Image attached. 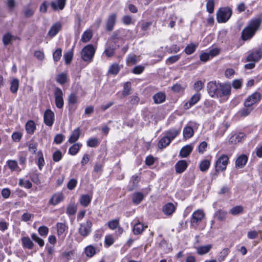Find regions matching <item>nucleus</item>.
<instances>
[{
    "label": "nucleus",
    "mask_w": 262,
    "mask_h": 262,
    "mask_svg": "<svg viewBox=\"0 0 262 262\" xmlns=\"http://www.w3.org/2000/svg\"><path fill=\"white\" fill-rule=\"evenodd\" d=\"M231 86L230 83H220L217 97H228L231 94Z\"/></svg>",
    "instance_id": "nucleus-8"
},
{
    "label": "nucleus",
    "mask_w": 262,
    "mask_h": 262,
    "mask_svg": "<svg viewBox=\"0 0 262 262\" xmlns=\"http://www.w3.org/2000/svg\"><path fill=\"white\" fill-rule=\"evenodd\" d=\"M212 248L211 244L199 246L196 248L197 253L199 255H204L207 253Z\"/></svg>",
    "instance_id": "nucleus-25"
},
{
    "label": "nucleus",
    "mask_w": 262,
    "mask_h": 262,
    "mask_svg": "<svg viewBox=\"0 0 262 262\" xmlns=\"http://www.w3.org/2000/svg\"><path fill=\"white\" fill-rule=\"evenodd\" d=\"M81 130L80 128L79 127L76 128L72 132L69 138L68 142L71 144L76 142L79 138Z\"/></svg>",
    "instance_id": "nucleus-16"
},
{
    "label": "nucleus",
    "mask_w": 262,
    "mask_h": 262,
    "mask_svg": "<svg viewBox=\"0 0 262 262\" xmlns=\"http://www.w3.org/2000/svg\"><path fill=\"white\" fill-rule=\"evenodd\" d=\"M193 149V146L191 145H187L181 149L180 155L183 158L188 157Z\"/></svg>",
    "instance_id": "nucleus-23"
},
{
    "label": "nucleus",
    "mask_w": 262,
    "mask_h": 262,
    "mask_svg": "<svg viewBox=\"0 0 262 262\" xmlns=\"http://www.w3.org/2000/svg\"><path fill=\"white\" fill-rule=\"evenodd\" d=\"M57 81L61 84H63L67 82V75L62 73L59 74L56 79Z\"/></svg>",
    "instance_id": "nucleus-52"
},
{
    "label": "nucleus",
    "mask_w": 262,
    "mask_h": 262,
    "mask_svg": "<svg viewBox=\"0 0 262 262\" xmlns=\"http://www.w3.org/2000/svg\"><path fill=\"white\" fill-rule=\"evenodd\" d=\"M227 212L222 210H218L216 213V216L219 221H224L227 215Z\"/></svg>",
    "instance_id": "nucleus-51"
},
{
    "label": "nucleus",
    "mask_w": 262,
    "mask_h": 262,
    "mask_svg": "<svg viewBox=\"0 0 262 262\" xmlns=\"http://www.w3.org/2000/svg\"><path fill=\"white\" fill-rule=\"evenodd\" d=\"M203 87L204 83L201 80L196 81L194 84V89L197 93L201 91Z\"/></svg>",
    "instance_id": "nucleus-62"
},
{
    "label": "nucleus",
    "mask_w": 262,
    "mask_h": 262,
    "mask_svg": "<svg viewBox=\"0 0 262 262\" xmlns=\"http://www.w3.org/2000/svg\"><path fill=\"white\" fill-rule=\"evenodd\" d=\"M93 34L91 30H87L82 35L81 41L83 42H88L92 37Z\"/></svg>",
    "instance_id": "nucleus-34"
},
{
    "label": "nucleus",
    "mask_w": 262,
    "mask_h": 262,
    "mask_svg": "<svg viewBox=\"0 0 262 262\" xmlns=\"http://www.w3.org/2000/svg\"><path fill=\"white\" fill-rule=\"evenodd\" d=\"M262 57V49H258L251 53L246 58V61H253L254 62L258 61Z\"/></svg>",
    "instance_id": "nucleus-11"
},
{
    "label": "nucleus",
    "mask_w": 262,
    "mask_h": 262,
    "mask_svg": "<svg viewBox=\"0 0 262 262\" xmlns=\"http://www.w3.org/2000/svg\"><path fill=\"white\" fill-rule=\"evenodd\" d=\"M262 23L261 15H259L252 18L249 23L248 25L242 32V37L243 40L250 39L258 30Z\"/></svg>",
    "instance_id": "nucleus-1"
},
{
    "label": "nucleus",
    "mask_w": 262,
    "mask_h": 262,
    "mask_svg": "<svg viewBox=\"0 0 262 262\" xmlns=\"http://www.w3.org/2000/svg\"><path fill=\"white\" fill-rule=\"evenodd\" d=\"M77 183V181L76 179H71L67 184V187L69 190H73L76 187Z\"/></svg>",
    "instance_id": "nucleus-64"
},
{
    "label": "nucleus",
    "mask_w": 262,
    "mask_h": 262,
    "mask_svg": "<svg viewBox=\"0 0 262 262\" xmlns=\"http://www.w3.org/2000/svg\"><path fill=\"white\" fill-rule=\"evenodd\" d=\"M61 25L60 23H57L53 25L48 32V35L51 37L55 36L60 30Z\"/></svg>",
    "instance_id": "nucleus-24"
},
{
    "label": "nucleus",
    "mask_w": 262,
    "mask_h": 262,
    "mask_svg": "<svg viewBox=\"0 0 262 262\" xmlns=\"http://www.w3.org/2000/svg\"><path fill=\"white\" fill-rule=\"evenodd\" d=\"M196 47L197 46L193 43L189 44L185 48V52L187 55H190L195 51Z\"/></svg>",
    "instance_id": "nucleus-41"
},
{
    "label": "nucleus",
    "mask_w": 262,
    "mask_h": 262,
    "mask_svg": "<svg viewBox=\"0 0 262 262\" xmlns=\"http://www.w3.org/2000/svg\"><path fill=\"white\" fill-rule=\"evenodd\" d=\"M245 135L243 133H236L230 137L229 141L231 143L235 144L242 141L245 139Z\"/></svg>",
    "instance_id": "nucleus-19"
},
{
    "label": "nucleus",
    "mask_w": 262,
    "mask_h": 262,
    "mask_svg": "<svg viewBox=\"0 0 262 262\" xmlns=\"http://www.w3.org/2000/svg\"><path fill=\"white\" fill-rule=\"evenodd\" d=\"M140 180V179L138 176H133L130 180V182L132 183V185L128 187V190L132 191L134 189L137 188L138 186V183Z\"/></svg>",
    "instance_id": "nucleus-26"
},
{
    "label": "nucleus",
    "mask_w": 262,
    "mask_h": 262,
    "mask_svg": "<svg viewBox=\"0 0 262 262\" xmlns=\"http://www.w3.org/2000/svg\"><path fill=\"white\" fill-rule=\"evenodd\" d=\"M19 87V80L14 79L11 82L10 91L12 93H16Z\"/></svg>",
    "instance_id": "nucleus-38"
},
{
    "label": "nucleus",
    "mask_w": 262,
    "mask_h": 262,
    "mask_svg": "<svg viewBox=\"0 0 262 262\" xmlns=\"http://www.w3.org/2000/svg\"><path fill=\"white\" fill-rule=\"evenodd\" d=\"M119 225V221L117 219L113 220L108 223V226L111 229H116Z\"/></svg>",
    "instance_id": "nucleus-55"
},
{
    "label": "nucleus",
    "mask_w": 262,
    "mask_h": 262,
    "mask_svg": "<svg viewBox=\"0 0 262 262\" xmlns=\"http://www.w3.org/2000/svg\"><path fill=\"white\" fill-rule=\"evenodd\" d=\"M205 216L203 210L198 209L195 211L192 215L190 223L192 226H196L202 221Z\"/></svg>",
    "instance_id": "nucleus-6"
},
{
    "label": "nucleus",
    "mask_w": 262,
    "mask_h": 262,
    "mask_svg": "<svg viewBox=\"0 0 262 262\" xmlns=\"http://www.w3.org/2000/svg\"><path fill=\"white\" fill-rule=\"evenodd\" d=\"M23 246L28 249L33 248L34 244L29 237H24L21 238Z\"/></svg>",
    "instance_id": "nucleus-28"
},
{
    "label": "nucleus",
    "mask_w": 262,
    "mask_h": 262,
    "mask_svg": "<svg viewBox=\"0 0 262 262\" xmlns=\"http://www.w3.org/2000/svg\"><path fill=\"white\" fill-rule=\"evenodd\" d=\"M36 129V125L34 121H29L26 124V129L29 134H33Z\"/></svg>",
    "instance_id": "nucleus-31"
},
{
    "label": "nucleus",
    "mask_w": 262,
    "mask_h": 262,
    "mask_svg": "<svg viewBox=\"0 0 262 262\" xmlns=\"http://www.w3.org/2000/svg\"><path fill=\"white\" fill-rule=\"evenodd\" d=\"M73 56V49L71 51L64 53L63 57L65 60V62L67 64H69L71 63Z\"/></svg>",
    "instance_id": "nucleus-45"
},
{
    "label": "nucleus",
    "mask_w": 262,
    "mask_h": 262,
    "mask_svg": "<svg viewBox=\"0 0 262 262\" xmlns=\"http://www.w3.org/2000/svg\"><path fill=\"white\" fill-rule=\"evenodd\" d=\"M180 55H177L174 56H171L169 57L166 60V63L172 64L176 62L180 58Z\"/></svg>",
    "instance_id": "nucleus-57"
},
{
    "label": "nucleus",
    "mask_w": 262,
    "mask_h": 262,
    "mask_svg": "<svg viewBox=\"0 0 262 262\" xmlns=\"http://www.w3.org/2000/svg\"><path fill=\"white\" fill-rule=\"evenodd\" d=\"M180 131V129L171 128L165 132L166 136L172 140L179 134Z\"/></svg>",
    "instance_id": "nucleus-27"
},
{
    "label": "nucleus",
    "mask_w": 262,
    "mask_h": 262,
    "mask_svg": "<svg viewBox=\"0 0 262 262\" xmlns=\"http://www.w3.org/2000/svg\"><path fill=\"white\" fill-rule=\"evenodd\" d=\"M243 211V207L242 206H236L232 208L229 211V213L232 215H237Z\"/></svg>",
    "instance_id": "nucleus-46"
},
{
    "label": "nucleus",
    "mask_w": 262,
    "mask_h": 262,
    "mask_svg": "<svg viewBox=\"0 0 262 262\" xmlns=\"http://www.w3.org/2000/svg\"><path fill=\"white\" fill-rule=\"evenodd\" d=\"M214 0H207L206 8L209 13H212L214 11Z\"/></svg>",
    "instance_id": "nucleus-50"
},
{
    "label": "nucleus",
    "mask_w": 262,
    "mask_h": 262,
    "mask_svg": "<svg viewBox=\"0 0 262 262\" xmlns=\"http://www.w3.org/2000/svg\"><path fill=\"white\" fill-rule=\"evenodd\" d=\"M232 10L228 7L222 8L216 14L217 20L220 23H226L231 17Z\"/></svg>",
    "instance_id": "nucleus-2"
},
{
    "label": "nucleus",
    "mask_w": 262,
    "mask_h": 262,
    "mask_svg": "<svg viewBox=\"0 0 262 262\" xmlns=\"http://www.w3.org/2000/svg\"><path fill=\"white\" fill-rule=\"evenodd\" d=\"M63 199V195L62 193L54 194L49 200V203L52 205H56L61 202Z\"/></svg>",
    "instance_id": "nucleus-15"
},
{
    "label": "nucleus",
    "mask_w": 262,
    "mask_h": 262,
    "mask_svg": "<svg viewBox=\"0 0 262 262\" xmlns=\"http://www.w3.org/2000/svg\"><path fill=\"white\" fill-rule=\"evenodd\" d=\"M31 238L32 239L36 242L40 247H42L44 245V241L42 239L39 237L35 233H32L31 234Z\"/></svg>",
    "instance_id": "nucleus-54"
},
{
    "label": "nucleus",
    "mask_w": 262,
    "mask_h": 262,
    "mask_svg": "<svg viewBox=\"0 0 262 262\" xmlns=\"http://www.w3.org/2000/svg\"><path fill=\"white\" fill-rule=\"evenodd\" d=\"M77 208L74 205H69L67 209V213L69 215H74L76 211Z\"/></svg>",
    "instance_id": "nucleus-63"
},
{
    "label": "nucleus",
    "mask_w": 262,
    "mask_h": 262,
    "mask_svg": "<svg viewBox=\"0 0 262 262\" xmlns=\"http://www.w3.org/2000/svg\"><path fill=\"white\" fill-rule=\"evenodd\" d=\"M63 92L60 88L58 87L55 88L54 91L55 102L56 107L58 108H62L63 106Z\"/></svg>",
    "instance_id": "nucleus-7"
},
{
    "label": "nucleus",
    "mask_w": 262,
    "mask_h": 262,
    "mask_svg": "<svg viewBox=\"0 0 262 262\" xmlns=\"http://www.w3.org/2000/svg\"><path fill=\"white\" fill-rule=\"evenodd\" d=\"M219 85L220 83H217L216 81H210L207 83V91L211 97H214L216 96L217 97Z\"/></svg>",
    "instance_id": "nucleus-10"
},
{
    "label": "nucleus",
    "mask_w": 262,
    "mask_h": 262,
    "mask_svg": "<svg viewBox=\"0 0 262 262\" xmlns=\"http://www.w3.org/2000/svg\"><path fill=\"white\" fill-rule=\"evenodd\" d=\"M85 253L88 257H91L96 253L95 248L92 245H89L85 248Z\"/></svg>",
    "instance_id": "nucleus-39"
},
{
    "label": "nucleus",
    "mask_w": 262,
    "mask_h": 262,
    "mask_svg": "<svg viewBox=\"0 0 262 262\" xmlns=\"http://www.w3.org/2000/svg\"><path fill=\"white\" fill-rule=\"evenodd\" d=\"M248 158L245 155L239 156L235 161V166L237 168H242L247 162Z\"/></svg>",
    "instance_id": "nucleus-21"
},
{
    "label": "nucleus",
    "mask_w": 262,
    "mask_h": 262,
    "mask_svg": "<svg viewBox=\"0 0 262 262\" xmlns=\"http://www.w3.org/2000/svg\"><path fill=\"white\" fill-rule=\"evenodd\" d=\"M253 108L252 107H245L241 109L239 111V114L241 116L246 117L249 115L250 113L253 111Z\"/></svg>",
    "instance_id": "nucleus-40"
},
{
    "label": "nucleus",
    "mask_w": 262,
    "mask_h": 262,
    "mask_svg": "<svg viewBox=\"0 0 262 262\" xmlns=\"http://www.w3.org/2000/svg\"><path fill=\"white\" fill-rule=\"evenodd\" d=\"M228 161L229 157L227 155H223L219 157L215 163V171L217 172L225 170Z\"/></svg>",
    "instance_id": "nucleus-5"
},
{
    "label": "nucleus",
    "mask_w": 262,
    "mask_h": 262,
    "mask_svg": "<svg viewBox=\"0 0 262 262\" xmlns=\"http://www.w3.org/2000/svg\"><path fill=\"white\" fill-rule=\"evenodd\" d=\"M19 185L21 186H24L25 188L29 189L32 186V183L28 180L24 181L23 179H20L19 181Z\"/></svg>",
    "instance_id": "nucleus-61"
},
{
    "label": "nucleus",
    "mask_w": 262,
    "mask_h": 262,
    "mask_svg": "<svg viewBox=\"0 0 262 262\" xmlns=\"http://www.w3.org/2000/svg\"><path fill=\"white\" fill-rule=\"evenodd\" d=\"M188 166V164L186 161H179L175 165L176 171L177 173H181L184 171Z\"/></svg>",
    "instance_id": "nucleus-14"
},
{
    "label": "nucleus",
    "mask_w": 262,
    "mask_h": 262,
    "mask_svg": "<svg viewBox=\"0 0 262 262\" xmlns=\"http://www.w3.org/2000/svg\"><path fill=\"white\" fill-rule=\"evenodd\" d=\"M62 50L60 48H58L53 55V59L55 61H58L61 56Z\"/></svg>",
    "instance_id": "nucleus-58"
},
{
    "label": "nucleus",
    "mask_w": 262,
    "mask_h": 262,
    "mask_svg": "<svg viewBox=\"0 0 262 262\" xmlns=\"http://www.w3.org/2000/svg\"><path fill=\"white\" fill-rule=\"evenodd\" d=\"M9 168L12 171L16 170L18 168V164L15 160H8L7 162Z\"/></svg>",
    "instance_id": "nucleus-53"
},
{
    "label": "nucleus",
    "mask_w": 262,
    "mask_h": 262,
    "mask_svg": "<svg viewBox=\"0 0 262 262\" xmlns=\"http://www.w3.org/2000/svg\"><path fill=\"white\" fill-rule=\"evenodd\" d=\"M154 102L156 104H160L165 101L166 96L164 93L158 92L153 96Z\"/></svg>",
    "instance_id": "nucleus-22"
},
{
    "label": "nucleus",
    "mask_w": 262,
    "mask_h": 262,
    "mask_svg": "<svg viewBox=\"0 0 262 262\" xmlns=\"http://www.w3.org/2000/svg\"><path fill=\"white\" fill-rule=\"evenodd\" d=\"M57 234L59 236L61 235L64 232L68 229V226L62 223H57L56 224Z\"/></svg>",
    "instance_id": "nucleus-35"
},
{
    "label": "nucleus",
    "mask_w": 262,
    "mask_h": 262,
    "mask_svg": "<svg viewBox=\"0 0 262 262\" xmlns=\"http://www.w3.org/2000/svg\"><path fill=\"white\" fill-rule=\"evenodd\" d=\"M120 70V68L118 64L114 63L109 68L108 73L112 75H116Z\"/></svg>",
    "instance_id": "nucleus-47"
},
{
    "label": "nucleus",
    "mask_w": 262,
    "mask_h": 262,
    "mask_svg": "<svg viewBox=\"0 0 262 262\" xmlns=\"http://www.w3.org/2000/svg\"><path fill=\"white\" fill-rule=\"evenodd\" d=\"M171 140L165 135L163 137L158 143V147L160 148H163L168 146L171 142Z\"/></svg>",
    "instance_id": "nucleus-29"
},
{
    "label": "nucleus",
    "mask_w": 262,
    "mask_h": 262,
    "mask_svg": "<svg viewBox=\"0 0 262 262\" xmlns=\"http://www.w3.org/2000/svg\"><path fill=\"white\" fill-rule=\"evenodd\" d=\"M116 21V15L115 14H111L107 20L106 24V29L108 31L113 30L114 26Z\"/></svg>",
    "instance_id": "nucleus-13"
},
{
    "label": "nucleus",
    "mask_w": 262,
    "mask_h": 262,
    "mask_svg": "<svg viewBox=\"0 0 262 262\" xmlns=\"http://www.w3.org/2000/svg\"><path fill=\"white\" fill-rule=\"evenodd\" d=\"M261 99V95L258 92H255L249 96L245 101L244 105L245 107H252Z\"/></svg>",
    "instance_id": "nucleus-9"
},
{
    "label": "nucleus",
    "mask_w": 262,
    "mask_h": 262,
    "mask_svg": "<svg viewBox=\"0 0 262 262\" xmlns=\"http://www.w3.org/2000/svg\"><path fill=\"white\" fill-rule=\"evenodd\" d=\"M210 165V162L208 160H203L200 164V169L202 171H206Z\"/></svg>",
    "instance_id": "nucleus-43"
},
{
    "label": "nucleus",
    "mask_w": 262,
    "mask_h": 262,
    "mask_svg": "<svg viewBox=\"0 0 262 262\" xmlns=\"http://www.w3.org/2000/svg\"><path fill=\"white\" fill-rule=\"evenodd\" d=\"M143 198L144 195L142 193L139 192H135L133 195V202L135 204H139Z\"/></svg>",
    "instance_id": "nucleus-32"
},
{
    "label": "nucleus",
    "mask_w": 262,
    "mask_h": 262,
    "mask_svg": "<svg viewBox=\"0 0 262 262\" xmlns=\"http://www.w3.org/2000/svg\"><path fill=\"white\" fill-rule=\"evenodd\" d=\"M201 98V94L199 93H196L194 95H193L190 100L188 102L189 105L188 106V103H186L184 106L185 108H189L191 106L194 105L196 104L200 99Z\"/></svg>",
    "instance_id": "nucleus-20"
},
{
    "label": "nucleus",
    "mask_w": 262,
    "mask_h": 262,
    "mask_svg": "<svg viewBox=\"0 0 262 262\" xmlns=\"http://www.w3.org/2000/svg\"><path fill=\"white\" fill-rule=\"evenodd\" d=\"M95 53V49L92 45H88L84 47L81 51L82 59L85 61H91Z\"/></svg>",
    "instance_id": "nucleus-3"
},
{
    "label": "nucleus",
    "mask_w": 262,
    "mask_h": 262,
    "mask_svg": "<svg viewBox=\"0 0 262 262\" xmlns=\"http://www.w3.org/2000/svg\"><path fill=\"white\" fill-rule=\"evenodd\" d=\"M92 222L87 220L85 222L80 224L78 232L83 237L88 236L92 231Z\"/></svg>",
    "instance_id": "nucleus-4"
},
{
    "label": "nucleus",
    "mask_w": 262,
    "mask_h": 262,
    "mask_svg": "<svg viewBox=\"0 0 262 262\" xmlns=\"http://www.w3.org/2000/svg\"><path fill=\"white\" fill-rule=\"evenodd\" d=\"M66 1L67 0H57V3L53 1L51 3V6L55 11L58 9L63 10L66 5Z\"/></svg>",
    "instance_id": "nucleus-18"
},
{
    "label": "nucleus",
    "mask_w": 262,
    "mask_h": 262,
    "mask_svg": "<svg viewBox=\"0 0 262 262\" xmlns=\"http://www.w3.org/2000/svg\"><path fill=\"white\" fill-rule=\"evenodd\" d=\"M91 200L92 197H91L89 195H82L80 199V204L83 207H87L90 204Z\"/></svg>",
    "instance_id": "nucleus-30"
},
{
    "label": "nucleus",
    "mask_w": 262,
    "mask_h": 262,
    "mask_svg": "<svg viewBox=\"0 0 262 262\" xmlns=\"http://www.w3.org/2000/svg\"><path fill=\"white\" fill-rule=\"evenodd\" d=\"M37 156L38 157V166L39 169L41 170L42 167L44 166L45 164V160L43 157V154L41 151H39L37 152Z\"/></svg>",
    "instance_id": "nucleus-48"
},
{
    "label": "nucleus",
    "mask_w": 262,
    "mask_h": 262,
    "mask_svg": "<svg viewBox=\"0 0 262 262\" xmlns=\"http://www.w3.org/2000/svg\"><path fill=\"white\" fill-rule=\"evenodd\" d=\"M13 36L9 33H7L3 37V42L4 46H6L11 43Z\"/></svg>",
    "instance_id": "nucleus-44"
},
{
    "label": "nucleus",
    "mask_w": 262,
    "mask_h": 262,
    "mask_svg": "<svg viewBox=\"0 0 262 262\" xmlns=\"http://www.w3.org/2000/svg\"><path fill=\"white\" fill-rule=\"evenodd\" d=\"M44 122L49 126H51L54 121V114L50 110H47L43 115Z\"/></svg>",
    "instance_id": "nucleus-12"
},
{
    "label": "nucleus",
    "mask_w": 262,
    "mask_h": 262,
    "mask_svg": "<svg viewBox=\"0 0 262 262\" xmlns=\"http://www.w3.org/2000/svg\"><path fill=\"white\" fill-rule=\"evenodd\" d=\"M62 157V155L61 152L60 150H57L53 154V160L55 162H58L61 160Z\"/></svg>",
    "instance_id": "nucleus-59"
},
{
    "label": "nucleus",
    "mask_w": 262,
    "mask_h": 262,
    "mask_svg": "<svg viewBox=\"0 0 262 262\" xmlns=\"http://www.w3.org/2000/svg\"><path fill=\"white\" fill-rule=\"evenodd\" d=\"M38 231L39 234L41 236H47L49 232V229L47 227L45 226H40L38 229Z\"/></svg>",
    "instance_id": "nucleus-60"
},
{
    "label": "nucleus",
    "mask_w": 262,
    "mask_h": 262,
    "mask_svg": "<svg viewBox=\"0 0 262 262\" xmlns=\"http://www.w3.org/2000/svg\"><path fill=\"white\" fill-rule=\"evenodd\" d=\"M176 210V207L171 203H168L163 207V212L167 215H171Z\"/></svg>",
    "instance_id": "nucleus-17"
},
{
    "label": "nucleus",
    "mask_w": 262,
    "mask_h": 262,
    "mask_svg": "<svg viewBox=\"0 0 262 262\" xmlns=\"http://www.w3.org/2000/svg\"><path fill=\"white\" fill-rule=\"evenodd\" d=\"M99 142L96 138L90 139L87 141V145L91 147H96L98 145Z\"/></svg>",
    "instance_id": "nucleus-56"
},
{
    "label": "nucleus",
    "mask_w": 262,
    "mask_h": 262,
    "mask_svg": "<svg viewBox=\"0 0 262 262\" xmlns=\"http://www.w3.org/2000/svg\"><path fill=\"white\" fill-rule=\"evenodd\" d=\"M144 230V226L140 222L136 223L133 227V232L135 234L138 235L143 232Z\"/></svg>",
    "instance_id": "nucleus-36"
},
{
    "label": "nucleus",
    "mask_w": 262,
    "mask_h": 262,
    "mask_svg": "<svg viewBox=\"0 0 262 262\" xmlns=\"http://www.w3.org/2000/svg\"><path fill=\"white\" fill-rule=\"evenodd\" d=\"M131 84L129 82H125L123 85V89L122 91V95L126 96L130 94L131 90Z\"/></svg>",
    "instance_id": "nucleus-42"
},
{
    "label": "nucleus",
    "mask_w": 262,
    "mask_h": 262,
    "mask_svg": "<svg viewBox=\"0 0 262 262\" xmlns=\"http://www.w3.org/2000/svg\"><path fill=\"white\" fill-rule=\"evenodd\" d=\"M115 48L111 47L110 46H107L104 51V53L106 55V56L108 57H112L115 53Z\"/></svg>",
    "instance_id": "nucleus-49"
},
{
    "label": "nucleus",
    "mask_w": 262,
    "mask_h": 262,
    "mask_svg": "<svg viewBox=\"0 0 262 262\" xmlns=\"http://www.w3.org/2000/svg\"><path fill=\"white\" fill-rule=\"evenodd\" d=\"M82 145L79 143L74 144L69 149V153L71 155H76Z\"/></svg>",
    "instance_id": "nucleus-37"
},
{
    "label": "nucleus",
    "mask_w": 262,
    "mask_h": 262,
    "mask_svg": "<svg viewBox=\"0 0 262 262\" xmlns=\"http://www.w3.org/2000/svg\"><path fill=\"white\" fill-rule=\"evenodd\" d=\"M194 134L193 129L191 126H186L183 129V136L185 139L191 138Z\"/></svg>",
    "instance_id": "nucleus-33"
}]
</instances>
